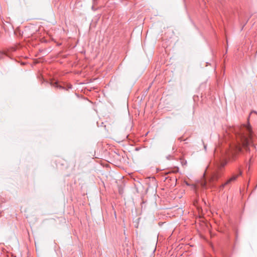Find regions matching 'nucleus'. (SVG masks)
I'll use <instances>...</instances> for the list:
<instances>
[{
    "instance_id": "obj_4",
    "label": "nucleus",
    "mask_w": 257,
    "mask_h": 257,
    "mask_svg": "<svg viewBox=\"0 0 257 257\" xmlns=\"http://www.w3.org/2000/svg\"><path fill=\"white\" fill-rule=\"evenodd\" d=\"M51 85L54 87L58 88L60 89H64V88L63 87H62V86L58 84V82H57V81L51 82Z\"/></svg>"
},
{
    "instance_id": "obj_7",
    "label": "nucleus",
    "mask_w": 257,
    "mask_h": 257,
    "mask_svg": "<svg viewBox=\"0 0 257 257\" xmlns=\"http://www.w3.org/2000/svg\"><path fill=\"white\" fill-rule=\"evenodd\" d=\"M225 165V163L223 164H222V165H221V166L223 167H224V165Z\"/></svg>"
},
{
    "instance_id": "obj_3",
    "label": "nucleus",
    "mask_w": 257,
    "mask_h": 257,
    "mask_svg": "<svg viewBox=\"0 0 257 257\" xmlns=\"http://www.w3.org/2000/svg\"><path fill=\"white\" fill-rule=\"evenodd\" d=\"M221 176V174L219 172L214 173L212 175L211 180L212 181H217L219 178Z\"/></svg>"
},
{
    "instance_id": "obj_5",
    "label": "nucleus",
    "mask_w": 257,
    "mask_h": 257,
    "mask_svg": "<svg viewBox=\"0 0 257 257\" xmlns=\"http://www.w3.org/2000/svg\"><path fill=\"white\" fill-rule=\"evenodd\" d=\"M201 186L202 187H205L206 186V183L205 182H202L201 183Z\"/></svg>"
},
{
    "instance_id": "obj_2",
    "label": "nucleus",
    "mask_w": 257,
    "mask_h": 257,
    "mask_svg": "<svg viewBox=\"0 0 257 257\" xmlns=\"http://www.w3.org/2000/svg\"><path fill=\"white\" fill-rule=\"evenodd\" d=\"M242 174V172L241 171H240L239 174L238 175H233L230 178H229L225 183L223 184L222 185H221L220 187V189H222L223 188H224L225 186L228 185L229 184H230L231 182H233V181H234L237 178V177L240 176V175H241Z\"/></svg>"
},
{
    "instance_id": "obj_6",
    "label": "nucleus",
    "mask_w": 257,
    "mask_h": 257,
    "mask_svg": "<svg viewBox=\"0 0 257 257\" xmlns=\"http://www.w3.org/2000/svg\"><path fill=\"white\" fill-rule=\"evenodd\" d=\"M186 163H187L186 161H185V162H182V164L183 165H184H184H186Z\"/></svg>"
},
{
    "instance_id": "obj_1",
    "label": "nucleus",
    "mask_w": 257,
    "mask_h": 257,
    "mask_svg": "<svg viewBox=\"0 0 257 257\" xmlns=\"http://www.w3.org/2000/svg\"><path fill=\"white\" fill-rule=\"evenodd\" d=\"M237 129L238 130L235 131L237 144L234 146L232 155L241 151V146L245 148L246 151H249L248 146L251 139V130L249 124L244 125L242 127Z\"/></svg>"
}]
</instances>
